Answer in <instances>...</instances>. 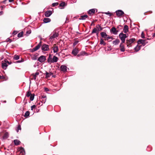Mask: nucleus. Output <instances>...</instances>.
<instances>
[{"instance_id":"obj_1","label":"nucleus","mask_w":155,"mask_h":155,"mask_svg":"<svg viewBox=\"0 0 155 155\" xmlns=\"http://www.w3.org/2000/svg\"><path fill=\"white\" fill-rule=\"evenodd\" d=\"M59 33L56 31V30H54L49 35V39L51 40H54V39L56 38L59 36Z\"/></svg>"},{"instance_id":"obj_52","label":"nucleus","mask_w":155,"mask_h":155,"mask_svg":"<svg viewBox=\"0 0 155 155\" xmlns=\"http://www.w3.org/2000/svg\"><path fill=\"white\" fill-rule=\"evenodd\" d=\"M32 59L33 60H36V57H34L32 58Z\"/></svg>"},{"instance_id":"obj_54","label":"nucleus","mask_w":155,"mask_h":155,"mask_svg":"<svg viewBox=\"0 0 155 155\" xmlns=\"http://www.w3.org/2000/svg\"><path fill=\"white\" fill-rule=\"evenodd\" d=\"M14 0H8L9 2H12L14 1Z\"/></svg>"},{"instance_id":"obj_9","label":"nucleus","mask_w":155,"mask_h":155,"mask_svg":"<svg viewBox=\"0 0 155 155\" xmlns=\"http://www.w3.org/2000/svg\"><path fill=\"white\" fill-rule=\"evenodd\" d=\"M52 48L54 53H57L58 51V46H56V44L53 45Z\"/></svg>"},{"instance_id":"obj_55","label":"nucleus","mask_w":155,"mask_h":155,"mask_svg":"<svg viewBox=\"0 0 155 155\" xmlns=\"http://www.w3.org/2000/svg\"><path fill=\"white\" fill-rule=\"evenodd\" d=\"M8 41H10V42H11L12 40L10 39L9 38H8Z\"/></svg>"},{"instance_id":"obj_59","label":"nucleus","mask_w":155,"mask_h":155,"mask_svg":"<svg viewBox=\"0 0 155 155\" xmlns=\"http://www.w3.org/2000/svg\"><path fill=\"white\" fill-rule=\"evenodd\" d=\"M2 12H0V13H1V14H2Z\"/></svg>"},{"instance_id":"obj_51","label":"nucleus","mask_w":155,"mask_h":155,"mask_svg":"<svg viewBox=\"0 0 155 155\" xmlns=\"http://www.w3.org/2000/svg\"><path fill=\"white\" fill-rule=\"evenodd\" d=\"M81 55H83V54H79L78 55H77V57H80L81 56Z\"/></svg>"},{"instance_id":"obj_4","label":"nucleus","mask_w":155,"mask_h":155,"mask_svg":"<svg viewBox=\"0 0 155 155\" xmlns=\"http://www.w3.org/2000/svg\"><path fill=\"white\" fill-rule=\"evenodd\" d=\"M49 46L48 45L43 44L41 47V50L44 51H46L48 50L49 49Z\"/></svg>"},{"instance_id":"obj_48","label":"nucleus","mask_w":155,"mask_h":155,"mask_svg":"<svg viewBox=\"0 0 155 155\" xmlns=\"http://www.w3.org/2000/svg\"><path fill=\"white\" fill-rule=\"evenodd\" d=\"M21 126H20L19 125V126H18V127H17V132H18V130H21Z\"/></svg>"},{"instance_id":"obj_15","label":"nucleus","mask_w":155,"mask_h":155,"mask_svg":"<svg viewBox=\"0 0 155 155\" xmlns=\"http://www.w3.org/2000/svg\"><path fill=\"white\" fill-rule=\"evenodd\" d=\"M96 10V9H90L88 11V13L90 15H93L95 13Z\"/></svg>"},{"instance_id":"obj_47","label":"nucleus","mask_w":155,"mask_h":155,"mask_svg":"<svg viewBox=\"0 0 155 155\" xmlns=\"http://www.w3.org/2000/svg\"><path fill=\"white\" fill-rule=\"evenodd\" d=\"M35 107H36V106L35 105L31 106V110H33V108H35Z\"/></svg>"},{"instance_id":"obj_28","label":"nucleus","mask_w":155,"mask_h":155,"mask_svg":"<svg viewBox=\"0 0 155 155\" xmlns=\"http://www.w3.org/2000/svg\"><path fill=\"white\" fill-rule=\"evenodd\" d=\"M96 28L98 31L102 30L103 28H101L99 25H97L96 26Z\"/></svg>"},{"instance_id":"obj_38","label":"nucleus","mask_w":155,"mask_h":155,"mask_svg":"<svg viewBox=\"0 0 155 155\" xmlns=\"http://www.w3.org/2000/svg\"><path fill=\"white\" fill-rule=\"evenodd\" d=\"M32 94H31V92L30 91H28L27 92V93L26 94V96L28 97H30Z\"/></svg>"},{"instance_id":"obj_40","label":"nucleus","mask_w":155,"mask_h":155,"mask_svg":"<svg viewBox=\"0 0 155 155\" xmlns=\"http://www.w3.org/2000/svg\"><path fill=\"white\" fill-rule=\"evenodd\" d=\"M79 42L78 40H75L73 44V46L74 47Z\"/></svg>"},{"instance_id":"obj_11","label":"nucleus","mask_w":155,"mask_h":155,"mask_svg":"<svg viewBox=\"0 0 155 155\" xmlns=\"http://www.w3.org/2000/svg\"><path fill=\"white\" fill-rule=\"evenodd\" d=\"M123 43H122V42H121L120 45V51L122 52H124L125 50L124 46L123 44Z\"/></svg>"},{"instance_id":"obj_35","label":"nucleus","mask_w":155,"mask_h":155,"mask_svg":"<svg viewBox=\"0 0 155 155\" xmlns=\"http://www.w3.org/2000/svg\"><path fill=\"white\" fill-rule=\"evenodd\" d=\"M134 50L136 51H139L140 49V47L139 46H137L134 48Z\"/></svg>"},{"instance_id":"obj_25","label":"nucleus","mask_w":155,"mask_h":155,"mask_svg":"<svg viewBox=\"0 0 155 155\" xmlns=\"http://www.w3.org/2000/svg\"><path fill=\"white\" fill-rule=\"evenodd\" d=\"M15 145H18L21 143L20 141L18 140H15L14 141Z\"/></svg>"},{"instance_id":"obj_18","label":"nucleus","mask_w":155,"mask_h":155,"mask_svg":"<svg viewBox=\"0 0 155 155\" xmlns=\"http://www.w3.org/2000/svg\"><path fill=\"white\" fill-rule=\"evenodd\" d=\"M41 97V103H45L46 100V97L45 95H43Z\"/></svg>"},{"instance_id":"obj_63","label":"nucleus","mask_w":155,"mask_h":155,"mask_svg":"<svg viewBox=\"0 0 155 155\" xmlns=\"http://www.w3.org/2000/svg\"><path fill=\"white\" fill-rule=\"evenodd\" d=\"M3 78V77H2V78Z\"/></svg>"},{"instance_id":"obj_31","label":"nucleus","mask_w":155,"mask_h":155,"mask_svg":"<svg viewBox=\"0 0 155 155\" xmlns=\"http://www.w3.org/2000/svg\"><path fill=\"white\" fill-rule=\"evenodd\" d=\"M30 114V112L29 111H27L25 113L24 117H28Z\"/></svg>"},{"instance_id":"obj_29","label":"nucleus","mask_w":155,"mask_h":155,"mask_svg":"<svg viewBox=\"0 0 155 155\" xmlns=\"http://www.w3.org/2000/svg\"><path fill=\"white\" fill-rule=\"evenodd\" d=\"M100 44L101 45H103L104 46L106 45V43L104 42L102 38H101L100 39Z\"/></svg>"},{"instance_id":"obj_33","label":"nucleus","mask_w":155,"mask_h":155,"mask_svg":"<svg viewBox=\"0 0 155 155\" xmlns=\"http://www.w3.org/2000/svg\"><path fill=\"white\" fill-rule=\"evenodd\" d=\"M20 57L18 55H15L14 56V59L15 60H18L19 59Z\"/></svg>"},{"instance_id":"obj_6","label":"nucleus","mask_w":155,"mask_h":155,"mask_svg":"<svg viewBox=\"0 0 155 155\" xmlns=\"http://www.w3.org/2000/svg\"><path fill=\"white\" fill-rule=\"evenodd\" d=\"M110 31L114 35H117L119 31L117 30L115 27H113L110 30Z\"/></svg>"},{"instance_id":"obj_21","label":"nucleus","mask_w":155,"mask_h":155,"mask_svg":"<svg viewBox=\"0 0 155 155\" xmlns=\"http://www.w3.org/2000/svg\"><path fill=\"white\" fill-rule=\"evenodd\" d=\"M51 21L50 18H45L43 19V21L45 23H48Z\"/></svg>"},{"instance_id":"obj_46","label":"nucleus","mask_w":155,"mask_h":155,"mask_svg":"<svg viewBox=\"0 0 155 155\" xmlns=\"http://www.w3.org/2000/svg\"><path fill=\"white\" fill-rule=\"evenodd\" d=\"M141 37L143 38H145V37L144 36V33L143 32H142L141 34Z\"/></svg>"},{"instance_id":"obj_23","label":"nucleus","mask_w":155,"mask_h":155,"mask_svg":"<svg viewBox=\"0 0 155 155\" xmlns=\"http://www.w3.org/2000/svg\"><path fill=\"white\" fill-rule=\"evenodd\" d=\"M8 137V132H6L4 134L3 137V139H6Z\"/></svg>"},{"instance_id":"obj_64","label":"nucleus","mask_w":155,"mask_h":155,"mask_svg":"<svg viewBox=\"0 0 155 155\" xmlns=\"http://www.w3.org/2000/svg\"><path fill=\"white\" fill-rule=\"evenodd\" d=\"M3 78V77H2V78Z\"/></svg>"},{"instance_id":"obj_14","label":"nucleus","mask_w":155,"mask_h":155,"mask_svg":"<svg viewBox=\"0 0 155 155\" xmlns=\"http://www.w3.org/2000/svg\"><path fill=\"white\" fill-rule=\"evenodd\" d=\"M44 74L46 75L45 78H48L52 75V73H49L48 72L45 71V73H44Z\"/></svg>"},{"instance_id":"obj_19","label":"nucleus","mask_w":155,"mask_h":155,"mask_svg":"<svg viewBox=\"0 0 155 155\" xmlns=\"http://www.w3.org/2000/svg\"><path fill=\"white\" fill-rule=\"evenodd\" d=\"M58 60V58L57 57L54 56H53L52 60V63L56 62Z\"/></svg>"},{"instance_id":"obj_42","label":"nucleus","mask_w":155,"mask_h":155,"mask_svg":"<svg viewBox=\"0 0 155 155\" xmlns=\"http://www.w3.org/2000/svg\"><path fill=\"white\" fill-rule=\"evenodd\" d=\"M58 5V2H55L54 3L52 4V5L53 7H54L55 6H57Z\"/></svg>"},{"instance_id":"obj_50","label":"nucleus","mask_w":155,"mask_h":155,"mask_svg":"<svg viewBox=\"0 0 155 155\" xmlns=\"http://www.w3.org/2000/svg\"><path fill=\"white\" fill-rule=\"evenodd\" d=\"M83 54V55H84V54H86V53H85V52L84 51H82L80 53V54Z\"/></svg>"},{"instance_id":"obj_61","label":"nucleus","mask_w":155,"mask_h":155,"mask_svg":"<svg viewBox=\"0 0 155 155\" xmlns=\"http://www.w3.org/2000/svg\"><path fill=\"white\" fill-rule=\"evenodd\" d=\"M38 104H39V105H40L41 104V103H39Z\"/></svg>"},{"instance_id":"obj_24","label":"nucleus","mask_w":155,"mask_h":155,"mask_svg":"<svg viewBox=\"0 0 155 155\" xmlns=\"http://www.w3.org/2000/svg\"><path fill=\"white\" fill-rule=\"evenodd\" d=\"M92 34H93L94 33H96V34H98L99 31H98L97 29V28H94L92 30Z\"/></svg>"},{"instance_id":"obj_3","label":"nucleus","mask_w":155,"mask_h":155,"mask_svg":"<svg viewBox=\"0 0 155 155\" xmlns=\"http://www.w3.org/2000/svg\"><path fill=\"white\" fill-rule=\"evenodd\" d=\"M135 40L134 38H132L129 40H126V43H127V46L128 47L131 46V44L133 43Z\"/></svg>"},{"instance_id":"obj_17","label":"nucleus","mask_w":155,"mask_h":155,"mask_svg":"<svg viewBox=\"0 0 155 155\" xmlns=\"http://www.w3.org/2000/svg\"><path fill=\"white\" fill-rule=\"evenodd\" d=\"M101 36L105 39H106L107 36V34L104 32H102L101 33Z\"/></svg>"},{"instance_id":"obj_60","label":"nucleus","mask_w":155,"mask_h":155,"mask_svg":"<svg viewBox=\"0 0 155 155\" xmlns=\"http://www.w3.org/2000/svg\"><path fill=\"white\" fill-rule=\"evenodd\" d=\"M2 12H0V13H1V14H2Z\"/></svg>"},{"instance_id":"obj_22","label":"nucleus","mask_w":155,"mask_h":155,"mask_svg":"<svg viewBox=\"0 0 155 155\" xmlns=\"http://www.w3.org/2000/svg\"><path fill=\"white\" fill-rule=\"evenodd\" d=\"M113 44L114 45H116L119 43L120 41L118 39H117L115 41H114L112 42Z\"/></svg>"},{"instance_id":"obj_34","label":"nucleus","mask_w":155,"mask_h":155,"mask_svg":"<svg viewBox=\"0 0 155 155\" xmlns=\"http://www.w3.org/2000/svg\"><path fill=\"white\" fill-rule=\"evenodd\" d=\"M23 32H21L18 34L17 36L19 38L23 36Z\"/></svg>"},{"instance_id":"obj_39","label":"nucleus","mask_w":155,"mask_h":155,"mask_svg":"<svg viewBox=\"0 0 155 155\" xmlns=\"http://www.w3.org/2000/svg\"><path fill=\"white\" fill-rule=\"evenodd\" d=\"M65 5V2H61V3L60 4H59V6L60 7H64Z\"/></svg>"},{"instance_id":"obj_36","label":"nucleus","mask_w":155,"mask_h":155,"mask_svg":"<svg viewBox=\"0 0 155 155\" xmlns=\"http://www.w3.org/2000/svg\"><path fill=\"white\" fill-rule=\"evenodd\" d=\"M35 94H33L32 95L30 96V100L31 101H32L33 100L34 98Z\"/></svg>"},{"instance_id":"obj_30","label":"nucleus","mask_w":155,"mask_h":155,"mask_svg":"<svg viewBox=\"0 0 155 155\" xmlns=\"http://www.w3.org/2000/svg\"><path fill=\"white\" fill-rule=\"evenodd\" d=\"M19 150L20 151V153H22V154H24L25 153V151L24 148L22 147H21L20 148Z\"/></svg>"},{"instance_id":"obj_41","label":"nucleus","mask_w":155,"mask_h":155,"mask_svg":"<svg viewBox=\"0 0 155 155\" xmlns=\"http://www.w3.org/2000/svg\"><path fill=\"white\" fill-rule=\"evenodd\" d=\"M31 33V30H28L26 31V35L28 36Z\"/></svg>"},{"instance_id":"obj_58","label":"nucleus","mask_w":155,"mask_h":155,"mask_svg":"<svg viewBox=\"0 0 155 155\" xmlns=\"http://www.w3.org/2000/svg\"><path fill=\"white\" fill-rule=\"evenodd\" d=\"M153 36L155 35V32L153 34Z\"/></svg>"},{"instance_id":"obj_56","label":"nucleus","mask_w":155,"mask_h":155,"mask_svg":"<svg viewBox=\"0 0 155 155\" xmlns=\"http://www.w3.org/2000/svg\"><path fill=\"white\" fill-rule=\"evenodd\" d=\"M13 33L14 34V35H15L17 33H16V31H14L13 32Z\"/></svg>"},{"instance_id":"obj_12","label":"nucleus","mask_w":155,"mask_h":155,"mask_svg":"<svg viewBox=\"0 0 155 155\" xmlns=\"http://www.w3.org/2000/svg\"><path fill=\"white\" fill-rule=\"evenodd\" d=\"M41 42L40 41L38 44L36 46L35 48H34L33 50L34 51H37L38 50L41 46Z\"/></svg>"},{"instance_id":"obj_53","label":"nucleus","mask_w":155,"mask_h":155,"mask_svg":"<svg viewBox=\"0 0 155 155\" xmlns=\"http://www.w3.org/2000/svg\"><path fill=\"white\" fill-rule=\"evenodd\" d=\"M33 49H34V48H33V49H31V50H30L31 52H34V51H34V50H33Z\"/></svg>"},{"instance_id":"obj_2","label":"nucleus","mask_w":155,"mask_h":155,"mask_svg":"<svg viewBox=\"0 0 155 155\" xmlns=\"http://www.w3.org/2000/svg\"><path fill=\"white\" fill-rule=\"evenodd\" d=\"M119 37L121 40L122 43H124L125 38L127 37L126 35L121 32L119 34Z\"/></svg>"},{"instance_id":"obj_16","label":"nucleus","mask_w":155,"mask_h":155,"mask_svg":"<svg viewBox=\"0 0 155 155\" xmlns=\"http://www.w3.org/2000/svg\"><path fill=\"white\" fill-rule=\"evenodd\" d=\"M128 31V27L127 25H125L124 26L123 29V32L125 33H127Z\"/></svg>"},{"instance_id":"obj_7","label":"nucleus","mask_w":155,"mask_h":155,"mask_svg":"<svg viewBox=\"0 0 155 155\" xmlns=\"http://www.w3.org/2000/svg\"><path fill=\"white\" fill-rule=\"evenodd\" d=\"M46 60L45 56L41 55L38 59V60L40 62H44Z\"/></svg>"},{"instance_id":"obj_32","label":"nucleus","mask_w":155,"mask_h":155,"mask_svg":"<svg viewBox=\"0 0 155 155\" xmlns=\"http://www.w3.org/2000/svg\"><path fill=\"white\" fill-rule=\"evenodd\" d=\"M39 74V73L38 72H36L35 73V74L33 75V77L34 79L35 80L36 79V77L37 75H38Z\"/></svg>"},{"instance_id":"obj_5","label":"nucleus","mask_w":155,"mask_h":155,"mask_svg":"<svg viewBox=\"0 0 155 155\" xmlns=\"http://www.w3.org/2000/svg\"><path fill=\"white\" fill-rule=\"evenodd\" d=\"M115 12L117 15L118 17L124 14V12L121 10L116 11Z\"/></svg>"},{"instance_id":"obj_57","label":"nucleus","mask_w":155,"mask_h":155,"mask_svg":"<svg viewBox=\"0 0 155 155\" xmlns=\"http://www.w3.org/2000/svg\"><path fill=\"white\" fill-rule=\"evenodd\" d=\"M5 62H7V63H8L9 64H10V63H9V61H7V60H6V61H5Z\"/></svg>"},{"instance_id":"obj_20","label":"nucleus","mask_w":155,"mask_h":155,"mask_svg":"<svg viewBox=\"0 0 155 155\" xmlns=\"http://www.w3.org/2000/svg\"><path fill=\"white\" fill-rule=\"evenodd\" d=\"M88 17V16L87 15H82L81 16L80 18H79V19L80 20H84L86 18H87Z\"/></svg>"},{"instance_id":"obj_26","label":"nucleus","mask_w":155,"mask_h":155,"mask_svg":"<svg viewBox=\"0 0 155 155\" xmlns=\"http://www.w3.org/2000/svg\"><path fill=\"white\" fill-rule=\"evenodd\" d=\"M8 66V65L6 63H3L2 64V68L4 69H5L7 68Z\"/></svg>"},{"instance_id":"obj_49","label":"nucleus","mask_w":155,"mask_h":155,"mask_svg":"<svg viewBox=\"0 0 155 155\" xmlns=\"http://www.w3.org/2000/svg\"><path fill=\"white\" fill-rule=\"evenodd\" d=\"M44 89H45V90L46 92L48 91H49V89L48 88H45Z\"/></svg>"},{"instance_id":"obj_45","label":"nucleus","mask_w":155,"mask_h":155,"mask_svg":"<svg viewBox=\"0 0 155 155\" xmlns=\"http://www.w3.org/2000/svg\"><path fill=\"white\" fill-rule=\"evenodd\" d=\"M24 61V60L21 59V60H18L16 61V63H19L23 62Z\"/></svg>"},{"instance_id":"obj_8","label":"nucleus","mask_w":155,"mask_h":155,"mask_svg":"<svg viewBox=\"0 0 155 155\" xmlns=\"http://www.w3.org/2000/svg\"><path fill=\"white\" fill-rule=\"evenodd\" d=\"M79 51L78 48H75L73 50L71 53L74 56H76L78 53Z\"/></svg>"},{"instance_id":"obj_37","label":"nucleus","mask_w":155,"mask_h":155,"mask_svg":"<svg viewBox=\"0 0 155 155\" xmlns=\"http://www.w3.org/2000/svg\"><path fill=\"white\" fill-rule=\"evenodd\" d=\"M144 40L142 39H140L138 41V43L143 44L144 42Z\"/></svg>"},{"instance_id":"obj_13","label":"nucleus","mask_w":155,"mask_h":155,"mask_svg":"<svg viewBox=\"0 0 155 155\" xmlns=\"http://www.w3.org/2000/svg\"><path fill=\"white\" fill-rule=\"evenodd\" d=\"M61 71L63 72H65L67 71V67L64 65H62L61 66Z\"/></svg>"},{"instance_id":"obj_44","label":"nucleus","mask_w":155,"mask_h":155,"mask_svg":"<svg viewBox=\"0 0 155 155\" xmlns=\"http://www.w3.org/2000/svg\"><path fill=\"white\" fill-rule=\"evenodd\" d=\"M113 39V38L112 37H109V36H108V37H107L106 39H105V40H108L109 39Z\"/></svg>"},{"instance_id":"obj_62","label":"nucleus","mask_w":155,"mask_h":155,"mask_svg":"<svg viewBox=\"0 0 155 155\" xmlns=\"http://www.w3.org/2000/svg\"><path fill=\"white\" fill-rule=\"evenodd\" d=\"M96 35H97V36H98V34H96Z\"/></svg>"},{"instance_id":"obj_27","label":"nucleus","mask_w":155,"mask_h":155,"mask_svg":"<svg viewBox=\"0 0 155 155\" xmlns=\"http://www.w3.org/2000/svg\"><path fill=\"white\" fill-rule=\"evenodd\" d=\"M52 56L51 55V54H49L48 58V61L49 63H52Z\"/></svg>"},{"instance_id":"obj_10","label":"nucleus","mask_w":155,"mask_h":155,"mask_svg":"<svg viewBox=\"0 0 155 155\" xmlns=\"http://www.w3.org/2000/svg\"><path fill=\"white\" fill-rule=\"evenodd\" d=\"M52 14L51 11L48 10L45 13V15L46 17H49Z\"/></svg>"},{"instance_id":"obj_43","label":"nucleus","mask_w":155,"mask_h":155,"mask_svg":"<svg viewBox=\"0 0 155 155\" xmlns=\"http://www.w3.org/2000/svg\"><path fill=\"white\" fill-rule=\"evenodd\" d=\"M105 14L106 15H109L110 17L112 15V14L111 13H110L109 12H105Z\"/></svg>"}]
</instances>
